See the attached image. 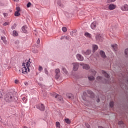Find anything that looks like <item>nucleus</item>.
<instances>
[{
  "label": "nucleus",
  "instance_id": "20",
  "mask_svg": "<svg viewBox=\"0 0 128 128\" xmlns=\"http://www.w3.org/2000/svg\"><path fill=\"white\" fill-rule=\"evenodd\" d=\"M12 35L14 36H18V33L16 30H13Z\"/></svg>",
  "mask_w": 128,
  "mask_h": 128
},
{
  "label": "nucleus",
  "instance_id": "50",
  "mask_svg": "<svg viewBox=\"0 0 128 128\" xmlns=\"http://www.w3.org/2000/svg\"><path fill=\"white\" fill-rule=\"evenodd\" d=\"M82 98L83 100H86V98L84 96H82Z\"/></svg>",
  "mask_w": 128,
  "mask_h": 128
},
{
  "label": "nucleus",
  "instance_id": "13",
  "mask_svg": "<svg viewBox=\"0 0 128 128\" xmlns=\"http://www.w3.org/2000/svg\"><path fill=\"white\" fill-rule=\"evenodd\" d=\"M100 54L103 58H106V53L103 50L100 51Z\"/></svg>",
  "mask_w": 128,
  "mask_h": 128
},
{
  "label": "nucleus",
  "instance_id": "32",
  "mask_svg": "<svg viewBox=\"0 0 128 128\" xmlns=\"http://www.w3.org/2000/svg\"><path fill=\"white\" fill-rule=\"evenodd\" d=\"M62 30L64 32H66V30H67V29H66V27H62Z\"/></svg>",
  "mask_w": 128,
  "mask_h": 128
},
{
  "label": "nucleus",
  "instance_id": "9",
  "mask_svg": "<svg viewBox=\"0 0 128 128\" xmlns=\"http://www.w3.org/2000/svg\"><path fill=\"white\" fill-rule=\"evenodd\" d=\"M78 69V63H74L73 64V70L74 72H76Z\"/></svg>",
  "mask_w": 128,
  "mask_h": 128
},
{
  "label": "nucleus",
  "instance_id": "3",
  "mask_svg": "<svg viewBox=\"0 0 128 128\" xmlns=\"http://www.w3.org/2000/svg\"><path fill=\"white\" fill-rule=\"evenodd\" d=\"M81 52L83 56H90L92 53V51L90 50H88L86 51L82 50L81 51Z\"/></svg>",
  "mask_w": 128,
  "mask_h": 128
},
{
  "label": "nucleus",
  "instance_id": "14",
  "mask_svg": "<svg viewBox=\"0 0 128 128\" xmlns=\"http://www.w3.org/2000/svg\"><path fill=\"white\" fill-rule=\"evenodd\" d=\"M84 35L86 38H92V34H90L88 32H85Z\"/></svg>",
  "mask_w": 128,
  "mask_h": 128
},
{
  "label": "nucleus",
  "instance_id": "36",
  "mask_svg": "<svg viewBox=\"0 0 128 128\" xmlns=\"http://www.w3.org/2000/svg\"><path fill=\"white\" fill-rule=\"evenodd\" d=\"M44 70L46 74H48V69L46 68H45Z\"/></svg>",
  "mask_w": 128,
  "mask_h": 128
},
{
  "label": "nucleus",
  "instance_id": "21",
  "mask_svg": "<svg viewBox=\"0 0 128 128\" xmlns=\"http://www.w3.org/2000/svg\"><path fill=\"white\" fill-rule=\"evenodd\" d=\"M1 40H2L3 42H4V44H6L7 42L6 40V37L5 36H2L1 37Z\"/></svg>",
  "mask_w": 128,
  "mask_h": 128
},
{
  "label": "nucleus",
  "instance_id": "35",
  "mask_svg": "<svg viewBox=\"0 0 128 128\" xmlns=\"http://www.w3.org/2000/svg\"><path fill=\"white\" fill-rule=\"evenodd\" d=\"M43 68H42V66H38V71L39 72H42V70Z\"/></svg>",
  "mask_w": 128,
  "mask_h": 128
},
{
  "label": "nucleus",
  "instance_id": "49",
  "mask_svg": "<svg viewBox=\"0 0 128 128\" xmlns=\"http://www.w3.org/2000/svg\"><path fill=\"white\" fill-rule=\"evenodd\" d=\"M20 43V42L18 40H16L14 42V44H18Z\"/></svg>",
  "mask_w": 128,
  "mask_h": 128
},
{
  "label": "nucleus",
  "instance_id": "39",
  "mask_svg": "<svg viewBox=\"0 0 128 128\" xmlns=\"http://www.w3.org/2000/svg\"><path fill=\"white\" fill-rule=\"evenodd\" d=\"M30 6H32V3H30V2H28L26 4L27 8H30Z\"/></svg>",
  "mask_w": 128,
  "mask_h": 128
},
{
  "label": "nucleus",
  "instance_id": "4",
  "mask_svg": "<svg viewBox=\"0 0 128 128\" xmlns=\"http://www.w3.org/2000/svg\"><path fill=\"white\" fill-rule=\"evenodd\" d=\"M36 108H38V110H41V112H44V108H45L44 104H42L36 105Z\"/></svg>",
  "mask_w": 128,
  "mask_h": 128
},
{
  "label": "nucleus",
  "instance_id": "55",
  "mask_svg": "<svg viewBox=\"0 0 128 128\" xmlns=\"http://www.w3.org/2000/svg\"><path fill=\"white\" fill-rule=\"evenodd\" d=\"M100 98H98L96 102H100Z\"/></svg>",
  "mask_w": 128,
  "mask_h": 128
},
{
  "label": "nucleus",
  "instance_id": "42",
  "mask_svg": "<svg viewBox=\"0 0 128 128\" xmlns=\"http://www.w3.org/2000/svg\"><path fill=\"white\" fill-rule=\"evenodd\" d=\"M85 126H86V128H90V124H88V123H86L85 124Z\"/></svg>",
  "mask_w": 128,
  "mask_h": 128
},
{
  "label": "nucleus",
  "instance_id": "40",
  "mask_svg": "<svg viewBox=\"0 0 128 128\" xmlns=\"http://www.w3.org/2000/svg\"><path fill=\"white\" fill-rule=\"evenodd\" d=\"M32 52H34V54H36L38 52V51L37 50L35 49L32 50Z\"/></svg>",
  "mask_w": 128,
  "mask_h": 128
},
{
  "label": "nucleus",
  "instance_id": "22",
  "mask_svg": "<svg viewBox=\"0 0 128 128\" xmlns=\"http://www.w3.org/2000/svg\"><path fill=\"white\" fill-rule=\"evenodd\" d=\"M98 46H96V45H93L92 46V50H93L94 52L96 50H98Z\"/></svg>",
  "mask_w": 128,
  "mask_h": 128
},
{
  "label": "nucleus",
  "instance_id": "1",
  "mask_svg": "<svg viewBox=\"0 0 128 128\" xmlns=\"http://www.w3.org/2000/svg\"><path fill=\"white\" fill-rule=\"evenodd\" d=\"M30 59H29L28 61L26 62V63H23L22 64V68L18 70V74H26L28 72H30Z\"/></svg>",
  "mask_w": 128,
  "mask_h": 128
},
{
  "label": "nucleus",
  "instance_id": "27",
  "mask_svg": "<svg viewBox=\"0 0 128 128\" xmlns=\"http://www.w3.org/2000/svg\"><path fill=\"white\" fill-rule=\"evenodd\" d=\"M16 28V24H14L11 27L12 30H14Z\"/></svg>",
  "mask_w": 128,
  "mask_h": 128
},
{
  "label": "nucleus",
  "instance_id": "59",
  "mask_svg": "<svg viewBox=\"0 0 128 128\" xmlns=\"http://www.w3.org/2000/svg\"><path fill=\"white\" fill-rule=\"evenodd\" d=\"M43 96H44L46 97V94H43Z\"/></svg>",
  "mask_w": 128,
  "mask_h": 128
},
{
  "label": "nucleus",
  "instance_id": "28",
  "mask_svg": "<svg viewBox=\"0 0 128 128\" xmlns=\"http://www.w3.org/2000/svg\"><path fill=\"white\" fill-rule=\"evenodd\" d=\"M124 54H125L126 56H127V58H128V48H126L125 50Z\"/></svg>",
  "mask_w": 128,
  "mask_h": 128
},
{
  "label": "nucleus",
  "instance_id": "62",
  "mask_svg": "<svg viewBox=\"0 0 128 128\" xmlns=\"http://www.w3.org/2000/svg\"><path fill=\"white\" fill-rule=\"evenodd\" d=\"M24 128H28V127H26V126H24Z\"/></svg>",
  "mask_w": 128,
  "mask_h": 128
},
{
  "label": "nucleus",
  "instance_id": "44",
  "mask_svg": "<svg viewBox=\"0 0 128 128\" xmlns=\"http://www.w3.org/2000/svg\"><path fill=\"white\" fill-rule=\"evenodd\" d=\"M8 24H10V23L8 22H5L4 23V26H8Z\"/></svg>",
  "mask_w": 128,
  "mask_h": 128
},
{
  "label": "nucleus",
  "instance_id": "31",
  "mask_svg": "<svg viewBox=\"0 0 128 128\" xmlns=\"http://www.w3.org/2000/svg\"><path fill=\"white\" fill-rule=\"evenodd\" d=\"M66 96L68 98H70L72 96V94H67Z\"/></svg>",
  "mask_w": 128,
  "mask_h": 128
},
{
  "label": "nucleus",
  "instance_id": "57",
  "mask_svg": "<svg viewBox=\"0 0 128 128\" xmlns=\"http://www.w3.org/2000/svg\"><path fill=\"white\" fill-rule=\"evenodd\" d=\"M65 38V36H62L60 38V40H64V38Z\"/></svg>",
  "mask_w": 128,
  "mask_h": 128
},
{
  "label": "nucleus",
  "instance_id": "7",
  "mask_svg": "<svg viewBox=\"0 0 128 128\" xmlns=\"http://www.w3.org/2000/svg\"><path fill=\"white\" fill-rule=\"evenodd\" d=\"M116 8V5L113 4H111L108 6V9L110 10H114Z\"/></svg>",
  "mask_w": 128,
  "mask_h": 128
},
{
  "label": "nucleus",
  "instance_id": "60",
  "mask_svg": "<svg viewBox=\"0 0 128 128\" xmlns=\"http://www.w3.org/2000/svg\"><path fill=\"white\" fill-rule=\"evenodd\" d=\"M34 34H35L36 36V30H34Z\"/></svg>",
  "mask_w": 128,
  "mask_h": 128
},
{
  "label": "nucleus",
  "instance_id": "25",
  "mask_svg": "<svg viewBox=\"0 0 128 128\" xmlns=\"http://www.w3.org/2000/svg\"><path fill=\"white\" fill-rule=\"evenodd\" d=\"M89 80H94V76H90L88 77Z\"/></svg>",
  "mask_w": 128,
  "mask_h": 128
},
{
  "label": "nucleus",
  "instance_id": "45",
  "mask_svg": "<svg viewBox=\"0 0 128 128\" xmlns=\"http://www.w3.org/2000/svg\"><path fill=\"white\" fill-rule=\"evenodd\" d=\"M57 4H58V6H62V2H60V0H58L57 2Z\"/></svg>",
  "mask_w": 128,
  "mask_h": 128
},
{
  "label": "nucleus",
  "instance_id": "2",
  "mask_svg": "<svg viewBox=\"0 0 128 128\" xmlns=\"http://www.w3.org/2000/svg\"><path fill=\"white\" fill-rule=\"evenodd\" d=\"M4 100L6 102H16L18 97L14 96V94L10 92L4 96Z\"/></svg>",
  "mask_w": 128,
  "mask_h": 128
},
{
  "label": "nucleus",
  "instance_id": "8",
  "mask_svg": "<svg viewBox=\"0 0 128 128\" xmlns=\"http://www.w3.org/2000/svg\"><path fill=\"white\" fill-rule=\"evenodd\" d=\"M76 58L78 60H80V62H82L84 60V56L80 54H77L76 56Z\"/></svg>",
  "mask_w": 128,
  "mask_h": 128
},
{
  "label": "nucleus",
  "instance_id": "48",
  "mask_svg": "<svg viewBox=\"0 0 128 128\" xmlns=\"http://www.w3.org/2000/svg\"><path fill=\"white\" fill-rule=\"evenodd\" d=\"M40 38H38V40L36 41V44H40Z\"/></svg>",
  "mask_w": 128,
  "mask_h": 128
},
{
  "label": "nucleus",
  "instance_id": "63",
  "mask_svg": "<svg viewBox=\"0 0 128 128\" xmlns=\"http://www.w3.org/2000/svg\"><path fill=\"white\" fill-rule=\"evenodd\" d=\"M84 94H86V92H84Z\"/></svg>",
  "mask_w": 128,
  "mask_h": 128
},
{
  "label": "nucleus",
  "instance_id": "16",
  "mask_svg": "<svg viewBox=\"0 0 128 128\" xmlns=\"http://www.w3.org/2000/svg\"><path fill=\"white\" fill-rule=\"evenodd\" d=\"M102 74H104V76L106 78H110V75L107 74L106 72L104 70H102Z\"/></svg>",
  "mask_w": 128,
  "mask_h": 128
},
{
  "label": "nucleus",
  "instance_id": "29",
  "mask_svg": "<svg viewBox=\"0 0 128 128\" xmlns=\"http://www.w3.org/2000/svg\"><path fill=\"white\" fill-rule=\"evenodd\" d=\"M65 122L66 124H70V120L68 118L65 119Z\"/></svg>",
  "mask_w": 128,
  "mask_h": 128
},
{
  "label": "nucleus",
  "instance_id": "56",
  "mask_svg": "<svg viewBox=\"0 0 128 128\" xmlns=\"http://www.w3.org/2000/svg\"><path fill=\"white\" fill-rule=\"evenodd\" d=\"M24 84H25L26 86H28V82H24Z\"/></svg>",
  "mask_w": 128,
  "mask_h": 128
},
{
  "label": "nucleus",
  "instance_id": "17",
  "mask_svg": "<svg viewBox=\"0 0 128 128\" xmlns=\"http://www.w3.org/2000/svg\"><path fill=\"white\" fill-rule=\"evenodd\" d=\"M26 28H28V26H24L22 28V30L23 32H26Z\"/></svg>",
  "mask_w": 128,
  "mask_h": 128
},
{
  "label": "nucleus",
  "instance_id": "41",
  "mask_svg": "<svg viewBox=\"0 0 128 128\" xmlns=\"http://www.w3.org/2000/svg\"><path fill=\"white\" fill-rule=\"evenodd\" d=\"M16 12H20V7H16Z\"/></svg>",
  "mask_w": 128,
  "mask_h": 128
},
{
  "label": "nucleus",
  "instance_id": "51",
  "mask_svg": "<svg viewBox=\"0 0 128 128\" xmlns=\"http://www.w3.org/2000/svg\"><path fill=\"white\" fill-rule=\"evenodd\" d=\"M22 100L24 102H26V98H23Z\"/></svg>",
  "mask_w": 128,
  "mask_h": 128
},
{
  "label": "nucleus",
  "instance_id": "15",
  "mask_svg": "<svg viewBox=\"0 0 128 128\" xmlns=\"http://www.w3.org/2000/svg\"><path fill=\"white\" fill-rule=\"evenodd\" d=\"M70 34L72 36H76V30H74L70 32Z\"/></svg>",
  "mask_w": 128,
  "mask_h": 128
},
{
  "label": "nucleus",
  "instance_id": "30",
  "mask_svg": "<svg viewBox=\"0 0 128 128\" xmlns=\"http://www.w3.org/2000/svg\"><path fill=\"white\" fill-rule=\"evenodd\" d=\"M87 92H88V94H91V96H92V94H94V93L92 92V90H88V91H87Z\"/></svg>",
  "mask_w": 128,
  "mask_h": 128
},
{
  "label": "nucleus",
  "instance_id": "46",
  "mask_svg": "<svg viewBox=\"0 0 128 128\" xmlns=\"http://www.w3.org/2000/svg\"><path fill=\"white\" fill-rule=\"evenodd\" d=\"M4 16V18H6L8 14L7 13H3Z\"/></svg>",
  "mask_w": 128,
  "mask_h": 128
},
{
  "label": "nucleus",
  "instance_id": "54",
  "mask_svg": "<svg viewBox=\"0 0 128 128\" xmlns=\"http://www.w3.org/2000/svg\"><path fill=\"white\" fill-rule=\"evenodd\" d=\"M15 84H18V80H15Z\"/></svg>",
  "mask_w": 128,
  "mask_h": 128
},
{
  "label": "nucleus",
  "instance_id": "24",
  "mask_svg": "<svg viewBox=\"0 0 128 128\" xmlns=\"http://www.w3.org/2000/svg\"><path fill=\"white\" fill-rule=\"evenodd\" d=\"M14 16H20V13L18 11H16L14 12Z\"/></svg>",
  "mask_w": 128,
  "mask_h": 128
},
{
  "label": "nucleus",
  "instance_id": "18",
  "mask_svg": "<svg viewBox=\"0 0 128 128\" xmlns=\"http://www.w3.org/2000/svg\"><path fill=\"white\" fill-rule=\"evenodd\" d=\"M82 68L84 70H88L90 68V66L86 64H84L82 65Z\"/></svg>",
  "mask_w": 128,
  "mask_h": 128
},
{
  "label": "nucleus",
  "instance_id": "53",
  "mask_svg": "<svg viewBox=\"0 0 128 128\" xmlns=\"http://www.w3.org/2000/svg\"><path fill=\"white\" fill-rule=\"evenodd\" d=\"M31 124H32V126H35V124H36V122H31Z\"/></svg>",
  "mask_w": 128,
  "mask_h": 128
},
{
  "label": "nucleus",
  "instance_id": "6",
  "mask_svg": "<svg viewBox=\"0 0 128 128\" xmlns=\"http://www.w3.org/2000/svg\"><path fill=\"white\" fill-rule=\"evenodd\" d=\"M55 72H56V76H55L57 80L58 78H60V69H58V68L56 69L55 70Z\"/></svg>",
  "mask_w": 128,
  "mask_h": 128
},
{
  "label": "nucleus",
  "instance_id": "61",
  "mask_svg": "<svg viewBox=\"0 0 128 128\" xmlns=\"http://www.w3.org/2000/svg\"><path fill=\"white\" fill-rule=\"evenodd\" d=\"M38 84L39 86H42V84H40V83H38Z\"/></svg>",
  "mask_w": 128,
  "mask_h": 128
},
{
  "label": "nucleus",
  "instance_id": "52",
  "mask_svg": "<svg viewBox=\"0 0 128 128\" xmlns=\"http://www.w3.org/2000/svg\"><path fill=\"white\" fill-rule=\"evenodd\" d=\"M0 98H2V94L0 92Z\"/></svg>",
  "mask_w": 128,
  "mask_h": 128
},
{
  "label": "nucleus",
  "instance_id": "11",
  "mask_svg": "<svg viewBox=\"0 0 128 128\" xmlns=\"http://www.w3.org/2000/svg\"><path fill=\"white\" fill-rule=\"evenodd\" d=\"M55 98H57V100L58 102H62V96H60L59 94H56L55 96Z\"/></svg>",
  "mask_w": 128,
  "mask_h": 128
},
{
  "label": "nucleus",
  "instance_id": "33",
  "mask_svg": "<svg viewBox=\"0 0 128 128\" xmlns=\"http://www.w3.org/2000/svg\"><path fill=\"white\" fill-rule=\"evenodd\" d=\"M62 70L64 72V74H68V71L66 70V69L64 68H62Z\"/></svg>",
  "mask_w": 128,
  "mask_h": 128
},
{
  "label": "nucleus",
  "instance_id": "12",
  "mask_svg": "<svg viewBox=\"0 0 128 128\" xmlns=\"http://www.w3.org/2000/svg\"><path fill=\"white\" fill-rule=\"evenodd\" d=\"M90 27L92 30H94V28H96V22H92L90 24Z\"/></svg>",
  "mask_w": 128,
  "mask_h": 128
},
{
  "label": "nucleus",
  "instance_id": "58",
  "mask_svg": "<svg viewBox=\"0 0 128 128\" xmlns=\"http://www.w3.org/2000/svg\"><path fill=\"white\" fill-rule=\"evenodd\" d=\"M14 2H18V0H13Z\"/></svg>",
  "mask_w": 128,
  "mask_h": 128
},
{
  "label": "nucleus",
  "instance_id": "47",
  "mask_svg": "<svg viewBox=\"0 0 128 128\" xmlns=\"http://www.w3.org/2000/svg\"><path fill=\"white\" fill-rule=\"evenodd\" d=\"M66 40H70V38L69 36H65Z\"/></svg>",
  "mask_w": 128,
  "mask_h": 128
},
{
  "label": "nucleus",
  "instance_id": "38",
  "mask_svg": "<svg viewBox=\"0 0 128 128\" xmlns=\"http://www.w3.org/2000/svg\"><path fill=\"white\" fill-rule=\"evenodd\" d=\"M102 76H98L96 78L97 80H102Z\"/></svg>",
  "mask_w": 128,
  "mask_h": 128
},
{
  "label": "nucleus",
  "instance_id": "64",
  "mask_svg": "<svg viewBox=\"0 0 128 128\" xmlns=\"http://www.w3.org/2000/svg\"><path fill=\"white\" fill-rule=\"evenodd\" d=\"M127 82H128V80H127Z\"/></svg>",
  "mask_w": 128,
  "mask_h": 128
},
{
  "label": "nucleus",
  "instance_id": "23",
  "mask_svg": "<svg viewBox=\"0 0 128 128\" xmlns=\"http://www.w3.org/2000/svg\"><path fill=\"white\" fill-rule=\"evenodd\" d=\"M112 48H114V50H116V48H118V44H112Z\"/></svg>",
  "mask_w": 128,
  "mask_h": 128
},
{
  "label": "nucleus",
  "instance_id": "43",
  "mask_svg": "<svg viewBox=\"0 0 128 128\" xmlns=\"http://www.w3.org/2000/svg\"><path fill=\"white\" fill-rule=\"evenodd\" d=\"M108 2H116V0H107Z\"/></svg>",
  "mask_w": 128,
  "mask_h": 128
},
{
  "label": "nucleus",
  "instance_id": "26",
  "mask_svg": "<svg viewBox=\"0 0 128 128\" xmlns=\"http://www.w3.org/2000/svg\"><path fill=\"white\" fill-rule=\"evenodd\" d=\"M56 128H60V124L58 122H56Z\"/></svg>",
  "mask_w": 128,
  "mask_h": 128
},
{
  "label": "nucleus",
  "instance_id": "37",
  "mask_svg": "<svg viewBox=\"0 0 128 128\" xmlns=\"http://www.w3.org/2000/svg\"><path fill=\"white\" fill-rule=\"evenodd\" d=\"M92 76H96V70H92Z\"/></svg>",
  "mask_w": 128,
  "mask_h": 128
},
{
  "label": "nucleus",
  "instance_id": "34",
  "mask_svg": "<svg viewBox=\"0 0 128 128\" xmlns=\"http://www.w3.org/2000/svg\"><path fill=\"white\" fill-rule=\"evenodd\" d=\"M109 104L110 108H114V102H110Z\"/></svg>",
  "mask_w": 128,
  "mask_h": 128
},
{
  "label": "nucleus",
  "instance_id": "10",
  "mask_svg": "<svg viewBox=\"0 0 128 128\" xmlns=\"http://www.w3.org/2000/svg\"><path fill=\"white\" fill-rule=\"evenodd\" d=\"M122 10H123V11H126V10H128V5L126 4H124V6H122L121 8H120Z\"/></svg>",
  "mask_w": 128,
  "mask_h": 128
},
{
  "label": "nucleus",
  "instance_id": "19",
  "mask_svg": "<svg viewBox=\"0 0 128 128\" xmlns=\"http://www.w3.org/2000/svg\"><path fill=\"white\" fill-rule=\"evenodd\" d=\"M118 124L121 126V128H124V124L122 121H120L118 122Z\"/></svg>",
  "mask_w": 128,
  "mask_h": 128
},
{
  "label": "nucleus",
  "instance_id": "5",
  "mask_svg": "<svg viewBox=\"0 0 128 128\" xmlns=\"http://www.w3.org/2000/svg\"><path fill=\"white\" fill-rule=\"evenodd\" d=\"M96 39L97 40H100V42H102V40H104V35L98 34L96 36Z\"/></svg>",
  "mask_w": 128,
  "mask_h": 128
}]
</instances>
